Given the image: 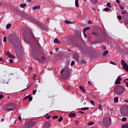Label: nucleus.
Returning <instances> with one entry per match:
<instances>
[{"instance_id": "21", "label": "nucleus", "mask_w": 128, "mask_h": 128, "mask_svg": "<svg viewBox=\"0 0 128 128\" xmlns=\"http://www.w3.org/2000/svg\"><path fill=\"white\" fill-rule=\"evenodd\" d=\"M108 54V50H105L103 54H102V56H106V54Z\"/></svg>"}, {"instance_id": "31", "label": "nucleus", "mask_w": 128, "mask_h": 128, "mask_svg": "<svg viewBox=\"0 0 128 128\" xmlns=\"http://www.w3.org/2000/svg\"><path fill=\"white\" fill-rule=\"evenodd\" d=\"M25 32H32V30H30V28H27Z\"/></svg>"}, {"instance_id": "18", "label": "nucleus", "mask_w": 128, "mask_h": 128, "mask_svg": "<svg viewBox=\"0 0 128 128\" xmlns=\"http://www.w3.org/2000/svg\"><path fill=\"white\" fill-rule=\"evenodd\" d=\"M54 44H60V40L58 38H55L54 40Z\"/></svg>"}, {"instance_id": "13", "label": "nucleus", "mask_w": 128, "mask_h": 128, "mask_svg": "<svg viewBox=\"0 0 128 128\" xmlns=\"http://www.w3.org/2000/svg\"><path fill=\"white\" fill-rule=\"evenodd\" d=\"M32 58H34V60H37L38 62H42V60L40 58H38L35 56H32Z\"/></svg>"}, {"instance_id": "34", "label": "nucleus", "mask_w": 128, "mask_h": 128, "mask_svg": "<svg viewBox=\"0 0 128 128\" xmlns=\"http://www.w3.org/2000/svg\"><path fill=\"white\" fill-rule=\"evenodd\" d=\"M94 124V122H90L88 123V126H92V124Z\"/></svg>"}, {"instance_id": "2", "label": "nucleus", "mask_w": 128, "mask_h": 128, "mask_svg": "<svg viewBox=\"0 0 128 128\" xmlns=\"http://www.w3.org/2000/svg\"><path fill=\"white\" fill-rule=\"evenodd\" d=\"M70 70L68 68V64H66L64 69H63L61 71L60 74L63 78H64L65 80H68V78H70Z\"/></svg>"}, {"instance_id": "63", "label": "nucleus", "mask_w": 128, "mask_h": 128, "mask_svg": "<svg viewBox=\"0 0 128 128\" xmlns=\"http://www.w3.org/2000/svg\"><path fill=\"white\" fill-rule=\"evenodd\" d=\"M84 38H87L86 34V32H84Z\"/></svg>"}, {"instance_id": "11", "label": "nucleus", "mask_w": 128, "mask_h": 128, "mask_svg": "<svg viewBox=\"0 0 128 128\" xmlns=\"http://www.w3.org/2000/svg\"><path fill=\"white\" fill-rule=\"evenodd\" d=\"M52 126V124L50 122H46L45 124V128H48Z\"/></svg>"}, {"instance_id": "22", "label": "nucleus", "mask_w": 128, "mask_h": 128, "mask_svg": "<svg viewBox=\"0 0 128 128\" xmlns=\"http://www.w3.org/2000/svg\"><path fill=\"white\" fill-rule=\"evenodd\" d=\"M44 52L42 50V48H40V49L39 54L44 55Z\"/></svg>"}, {"instance_id": "61", "label": "nucleus", "mask_w": 128, "mask_h": 128, "mask_svg": "<svg viewBox=\"0 0 128 128\" xmlns=\"http://www.w3.org/2000/svg\"><path fill=\"white\" fill-rule=\"evenodd\" d=\"M18 120H22V117L20 116L18 117Z\"/></svg>"}, {"instance_id": "32", "label": "nucleus", "mask_w": 128, "mask_h": 128, "mask_svg": "<svg viewBox=\"0 0 128 128\" xmlns=\"http://www.w3.org/2000/svg\"><path fill=\"white\" fill-rule=\"evenodd\" d=\"M80 110H88V108L86 107L84 108H81Z\"/></svg>"}, {"instance_id": "12", "label": "nucleus", "mask_w": 128, "mask_h": 128, "mask_svg": "<svg viewBox=\"0 0 128 128\" xmlns=\"http://www.w3.org/2000/svg\"><path fill=\"white\" fill-rule=\"evenodd\" d=\"M7 56H8V58H12L13 60L16 58L14 56L12 55V54H10L8 52L7 54Z\"/></svg>"}, {"instance_id": "52", "label": "nucleus", "mask_w": 128, "mask_h": 128, "mask_svg": "<svg viewBox=\"0 0 128 128\" xmlns=\"http://www.w3.org/2000/svg\"><path fill=\"white\" fill-rule=\"evenodd\" d=\"M107 6H108V8H110L111 6L110 3V2L107 3Z\"/></svg>"}, {"instance_id": "10", "label": "nucleus", "mask_w": 128, "mask_h": 128, "mask_svg": "<svg viewBox=\"0 0 128 128\" xmlns=\"http://www.w3.org/2000/svg\"><path fill=\"white\" fill-rule=\"evenodd\" d=\"M32 40L34 42V44H36V46H38V48H40V44L36 38V37L34 35L32 36Z\"/></svg>"}, {"instance_id": "43", "label": "nucleus", "mask_w": 128, "mask_h": 128, "mask_svg": "<svg viewBox=\"0 0 128 128\" xmlns=\"http://www.w3.org/2000/svg\"><path fill=\"white\" fill-rule=\"evenodd\" d=\"M119 6H120V10H124V6H120V4L119 5Z\"/></svg>"}, {"instance_id": "29", "label": "nucleus", "mask_w": 128, "mask_h": 128, "mask_svg": "<svg viewBox=\"0 0 128 128\" xmlns=\"http://www.w3.org/2000/svg\"><path fill=\"white\" fill-rule=\"evenodd\" d=\"M121 82L120 81L118 80H116L115 81V84H120Z\"/></svg>"}, {"instance_id": "48", "label": "nucleus", "mask_w": 128, "mask_h": 128, "mask_svg": "<svg viewBox=\"0 0 128 128\" xmlns=\"http://www.w3.org/2000/svg\"><path fill=\"white\" fill-rule=\"evenodd\" d=\"M117 18H118V20H122V16L120 15H119L117 16Z\"/></svg>"}, {"instance_id": "38", "label": "nucleus", "mask_w": 128, "mask_h": 128, "mask_svg": "<svg viewBox=\"0 0 128 128\" xmlns=\"http://www.w3.org/2000/svg\"><path fill=\"white\" fill-rule=\"evenodd\" d=\"M110 64H113L114 66H116V64L112 61H110Z\"/></svg>"}, {"instance_id": "39", "label": "nucleus", "mask_w": 128, "mask_h": 128, "mask_svg": "<svg viewBox=\"0 0 128 128\" xmlns=\"http://www.w3.org/2000/svg\"><path fill=\"white\" fill-rule=\"evenodd\" d=\"M114 110V108H110V110L108 111V112H110V114H112V111Z\"/></svg>"}, {"instance_id": "55", "label": "nucleus", "mask_w": 128, "mask_h": 128, "mask_svg": "<svg viewBox=\"0 0 128 128\" xmlns=\"http://www.w3.org/2000/svg\"><path fill=\"white\" fill-rule=\"evenodd\" d=\"M92 34H94L96 36H98V33L92 32Z\"/></svg>"}, {"instance_id": "26", "label": "nucleus", "mask_w": 128, "mask_h": 128, "mask_svg": "<svg viewBox=\"0 0 128 128\" xmlns=\"http://www.w3.org/2000/svg\"><path fill=\"white\" fill-rule=\"evenodd\" d=\"M118 102V97H115L114 98V102L116 104Z\"/></svg>"}, {"instance_id": "50", "label": "nucleus", "mask_w": 128, "mask_h": 128, "mask_svg": "<svg viewBox=\"0 0 128 128\" xmlns=\"http://www.w3.org/2000/svg\"><path fill=\"white\" fill-rule=\"evenodd\" d=\"M36 90H35L33 91L32 94L34 96V94H36Z\"/></svg>"}, {"instance_id": "7", "label": "nucleus", "mask_w": 128, "mask_h": 128, "mask_svg": "<svg viewBox=\"0 0 128 128\" xmlns=\"http://www.w3.org/2000/svg\"><path fill=\"white\" fill-rule=\"evenodd\" d=\"M103 124L105 126H108L112 124V118L110 117H106L103 119Z\"/></svg>"}, {"instance_id": "37", "label": "nucleus", "mask_w": 128, "mask_h": 128, "mask_svg": "<svg viewBox=\"0 0 128 128\" xmlns=\"http://www.w3.org/2000/svg\"><path fill=\"white\" fill-rule=\"evenodd\" d=\"M52 118H53V120H56V118H58V116H52Z\"/></svg>"}, {"instance_id": "47", "label": "nucleus", "mask_w": 128, "mask_h": 128, "mask_svg": "<svg viewBox=\"0 0 128 128\" xmlns=\"http://www.w3.org/2000/svg\"><path fill=\"white\" fill-rule=\"evenodd\" d=\"M124 22L126 24H128V20H124Z\"/></svg>"}, {"instance_id": "40", "label": "nucleus", "mask_w": 128, "mask_h": 128, "mask_svg": "<svg viewBox=\"0 0 128 128\" xmlns=\"http://www.w3.org/2000/svg\"><path fill=\"white\" fill-rule=\"evenodd\" d=\"M28 100H29V101L30 102H32V96H30L29 98H28Z\"/></svg>"}, {"instance_id": "33", "label": "nucleus", "mask_w": 128, "mask_h": 128, "mask_svg": "<svg viewBox=\"0 0 128 128\" xmlns=\"http://www.w3.org/2000/svg\"><path fill=\"white\" fill-rule=\"evenodd\" d=\"M104 12H108V11L110 10V9L108 8H106L104 9Z\"/></svg>"}, {"instance_id": "60", "label": "nucleus", "mask_w": 128, "mask_h": 128, "mask_svg": "<svg viewBox=\"0 0 128 128\" xmlns=\"http://www.w3.org/2000/svg\"><path fill=\"white\" fill-rule=\"evenodd\" d=\"M94 98H95L96 100H100V98H98L96 96H94Z\"/></svg>"}, {"instance_id": "19", "label": "nucleus", "mask_w": 128, "mask_h": 128, "mask_svg": "<svg viewBox=\"0 0 128 128\" xmlns=\"http://www.w3.org/2000/svg\"><path fill=\"white\" fill-rule=\"evenodd\" d=\"M74 60H78V58H79L78 54H74Z\"/></svg>"}, {"instance_id": "58", "label": "nucleus", "mask_w": 128, "mask_h": 128, "mask_svg": "<svg viewBox=\"0 0 128 128\" xmlns=\"http://www.w3.org/2000/svg\"><path fill=\"white\" fill-rule=\"evenodd\" d=\"M88 24H92V22L90 21V20H89L88 21Z\"/></svg>"}, {"instance_id": "42", "label": "nucleus", "mask_w": 128, "mask_h": 128, "mask_svg": "<svg viewBox=\"0 0 128 128\" xmlns=\"http://www.w3.org/2000/svg\"><path fill=\"white\" fill-rule=\"evenodd\" d=\"M122 14H126V10H123Z\"/></svg>"}, {"instance_id": "20", "label": "nucleus", "mask_w": 128, "mask_h": 128, "mask_svg": "<svg viewBox=\"0 0 128 128\" xmlns=\"http://www.w3.org/2000/svg\"><path fill=\"white\" fill-rule=\"evenodd\" d=\"M122 128H128V123L122 124Z\"/></svg>"}, {"instance_id": "16", "label": "nucleus", "mask_w": 128, "mask_h": 128, "mask_svg": "<svg viewBox=\"0 0 128 128\" xmlns=\"http://www.w3.org/2000/svg\"><path fill=\"white\" fill-rule=\"evenodd\" d=\"M80 90H82V92H86V89H84V86H80Z\"/></svg>"}, {"instance_id": "54", "label": "nucleus", "mask_w": 128, "mask_h": 128, "mask_svg": "<svg viewBox=\"0 0 128 128\" xmlns=\"http://www.w3.org/2000/svg\"><path fill=\"white\" fill-rule=\"evenodd\" d=\"M30 96V95L26 96L24 100H27V98H28Z\"/></svg>"}, {"instance_id": "5", "label": "nucleus", "mask_w": 128, "mask_h": 128, "mask_svg": "<svg viewBox=\"0 0 128 128\" xmlns=\"http://www.w3.org/2000/svg\"><path fill=\"white\" fill-rule=\"evenodd\" d=\"M120 113L123 116H128V106L126 105L122 106L120 109Z\"/></svg>"}, {"instance_id": "36", "label": "nucleus", "mask_w": 128, "mask_h": 128, "mask_svg": "<svg viewBox=\"0 0 128 128\" xmlns=\"http://www.w3.org/2000/svg\"><path fill=\"white\" fill-rule=\"evenodd\" d=\"M116 80H119L120 82V80H122V78H120V76H118Z\"/></svg>"}, {"instance_id": "23", "label": "nucleus", "mask_w": 128, "mask_h": 128, "mask_svg": "<svg viewBox=\"0 0 128 128\" xmlns=\"http://www.w3.org/2000/svg\"><path fill=\"white\" fill-rule=\"evenodd\" d=\"M64 22H65V24H72L73 23L72 22L70 21H69V20H66L64 21Z\"/></svg>"}, {"instance_id": "3", "label": "nucleus", "mask_w": 128, "mask_h": 128, "mask_svg": "<svg viewBox=\"0 0 128 128\" xmlns=\"http://www.w3.org/2000/svg\"><path fill=\"white\" fill-rule=\"evenodd\" d=\"M28 18H30V20H32V22H35L36 24H37V26H38L42 28V30H45V32H48V30H49L48 28V26H46L44 24H42L38 20H36V19H34V17H32V16H28Z\"/></svg>"}, {"instance_id": "35", "label": "nucleus", "mask_w": 128, "mask_h": 128, "mask_svg": "<svg viewBox=\"0 0 128 128\" xmlns=\"http://www.w3.org/2000/svg\"><path fill=\"white\" fill-rule=\"evenodd\" d=\"M63 118H62V116H60L58 120V122H62Z\"/></svg>"}, {"instance_id": "4", "label": "nucleus", "mask_w": 128, "mask_h": 128, "mask_svg": "<svg viewBox=\"0 0 128 128\" xmlns=\"http://www.w3.org/2000/svg\"><path fill=\"white\" fill-rule=\"evenodd\" d=\"M125 90V88L120 85L116 86L114 88V92L116 96H122Z\"/></svg>"}, {"instance_id": "6", "label": "nucleus", "mask_w": 128, "mask_h": 128, "mask_svg": "<svg viewBox=\"0 0 128 128\" xmlns=\"http://www.w3.org/2000/svg\"><path fill=\"white\" fill-rule=\"evenodd\" d=\"M16 109V104L14 103H8V107L4 108V110L5 112H10Z\"/></svg>"}, {"instance_id": "51", "label": "nucleus", "mask_w": 128, "mask_h": 128, "mask_svg": "<svg viewBox=\"0 0 128 128\" xmlns=\"http://www.w3.org/2000/svg\"><path fill=\"white\" fill-rule=\"evenodd\" d=\"M74 61H72V62H71L70 66H74Z\"/></svg>"}, {"instance_id": "53", "label": "nucleus", "mask_w": 128, "mask_h": 128, "mask_svg": "<svg viewBox=\"0 0 128 128\" xmlns=\"http://www.w3.org/2000/svg\"><path fill=\"white\" fill-rule=\"evenodd\" d=\"M9 62L10 64H12V62H14V60H12V59H10L9 60Z\"/></svg>"}, {"instance_id": "14", "label": "nucleus", "mask_w": 128, "mask_h": 128, "mask_svg": "<svg viewBox=\"0 0 128 128\" xmlns=\"http://www.w3.org/2000/svg\"><path fill=\"white\" fill-rule=\"evenodd\" d=\"M76 113H70L68 114L70 118H76Z\"/></svg>"}, {"instance_id": "59", "label": "nucleus", "mask_w": 128, "mask_h": 128, "mask_svg": "<svg viewBox=\"0 0 128 128\" xmlns=\"http://www.w3.org/2000/svg\"><path fill=\"white\" fill-rule=\"evenodd\" d=\"M46 118L47 120H50V116H47Z\"/></svg>"}, {"instance_id": "8", "label": "nucleus", "mask_w": 128, "mask_h": 128, "mask_svg": "<svg viewBox=\"0 0 128 128\" xmlns=\"http://www.w3.org/2000/svg\"><path fill=\"white\" fill-rule=\"evenodd\" d=\"M36 124V121L34 120H30L27 122L26 124H25V126L26 128H30L32 126H34Z\"/></svg>"}, {"instance_id": "9", "label": "nucleus", "mask_w": 128, "mask_h": 128, "mask_svg": "<svg viewBox=\"0 0 128 128\" xmlns=\"http://www.w3.org/2000/svg\"><path fill=\"white\" fill-rule=\"evenodd\" d=\"M121 64L122 66L123 70H126V72H128V64H126V62L124 60H121Z\"/></svg>"}, {"instance_id": "41", "label": "nucleus", "mask_w": 128, "mask_h": 128, "mask_svg": "<svg viewBox=\"0 0 128 128\" xmlns=\"http://www.w3.org/2000/svg\"><path fill=\"white\" fill-rule=\"evenodd\" d=\"M122 122H126V118H123L122 119Z\"/></svg>"}, {"instance_id": "25", "label": "nucleus", "mask_w": 128, "mask_h": 128, "mask_svg": "<svg viewBox=\"0 0 128 128\" xmlns=\"http://www.w3.org/2000/svg\"><path fill=\"white\" fill-rule=\"evenodd\" d=\"M75 6L76 8H78V0H75Z\"/></svg>"}, {"instance_id": "64", "label": "nucleus", "mask_w": 128, "mask_h": 128, "mask_svg": "<svg viewBox=\"0 0 128 128\" xmlns=\"http://www.w3.org/2000/svg\"><path fill=\"white\" fill-rule=\"evenodd\" d=\"M116 2H117V4H120V0H116Z\"/></svg>"}, {"instance_id": "57", "label": "nucleus", "mask_w": 128, "mask_h": 128, "mask_svg": "<svg viewBox=\"0 0 128 128\" xmlns=\"http://www.w3.org/2000/svg\"><path fill=\"white\" fill-rule=\"evenodd\" d=\"M4 98V95H2V94H1L0 95V100H2V98Z\"/></svg>"}, {"instance_id": "1", "label": "nucleus", "mask_w": 128, "mask_h": 128, "mask_svg": "<svg viewBox=\"0 0 128 128\" xmlns=\"http://www.w3.org/2000/svg\"><path fill=\"white\" fill-rule=\"evenodd\" d=\"M8 38L10 44L13 46L16 54H18V52L16 50H18V47L21 46L20 38L15 33L10 34Z\"/></svg>"}, {"instance_id": "56", "label": "nucleus", "mask_w": 128, "mask_h": 128, "mask_svg": "<svg viewBox=\"0 0 128 128\" xmlns=\"http://www.w3.org/2000/svg\"><path fill=\"white\" fill-rule=\"evenodd\" d=\"M98 108H99L100 110H102V106H98Z\"/></svg>"}, {"instance_id": "46", "label": "nucleus", "mask_w": 128, "mask_h": 128, "mask_svg": "<svg viewBox=\"0 0 128 128\" xmlns=\"http://www.w3.org/2000/svg\"><path fill=\"white\" fill-rule=\"evenodd\" d=\"M90 104H91L92 106H94V100H90Z\"/></svg>"}, {"instance_id": "45", "label": "nucleus", "mask_w": 128, "mask_h": 128, "mask_svg": "<svg viewBox=\"0 0 128 128\" xmlns=\"http://www.w3.org/2000/svg\"><path fill=\"white\" fill-rule=\"evenodd\" d=\"M3 42H6V36H4V38Z\"/></svg>"}, {"instance_id": "28", "label": "nucleus", "mask_w": 128, "mask_h": 128, "mask_svg": "<svg viewBox=\"0 0 128 128\" xmlns=\"http://www.w3.org/2000/svg\"><path fill=\"white\" fill-rule=\"evenodd\" d=\"M25 6H26V4H20V7L22 8H24Z\"/></svg>"}, {"instance_id": "17", "label": "nucleus", "mask_w": 128, "mask_h": 128, "mask_svg": "<svg viewBox=\"0 0 128 128\" xmlns=\"http://www.w3.org/2000/svg\"><path fill=\"white\" fill-rule=\"evenodd\" d=\"M124 82L126 84V88H128V78H126L124 80Z\"/></svg>"}, {"instance_id": "62", "label": "nucleus", "mask_w": 128, "mask_h": 128, "mask_svg": "<svg viewBox=\"0 0 128 128\" xmlns=\"http://www.w3.org/2000/svg\"><path fill=\"white\" fill-rule=\"evenodd\" d=\"M78 112V114H84V112L82 111H79Z\"/></svg>"}, {"instance_id": "27", "label": "nucleus", "mask_w": 128, "mask_h": 128, "mask_svg": "<svg viewBox=\"0 0 128 128\" xmlns=\"http://www.w3.org/2000/svg\"><path fill=\"white\" fill-rule=\"evenodd\" d=\"M10 26H12V24H8L6 26V30H8L9 28H10Z\"/></svg>"}, {"instance_id": "44", "label": "nucleus", "mask_w": 128, "mask_h": 128, "mask_svg": "<svg viewBox=\"0 0 128 128\" xmlns=\"http://www.w3.org/2000/svg\"><path fill=\"white\" fill-rule=\"evenodd\" d=\"M102 50H105L106 49V46H102Z\"/></svg>"}, {"instance_id": "49", "label": "nucleus", "mask_w": 128, "mask_h": 128, "mask_svg": "<svg viewBox=\"0 0 128 128\" xmlns=\"http://www.w3.org/2000/svg\"><path fill=\"white\" fill-rule=\"evenodd\" d=\"M30 86H29L27 87L26 88L24 89L23 90H22L21 92H24V90H28V88H30Z\"/></svg>"}, {"instance_id": "15", "label": "nucleus", "mask_w": 128, "mask_h": 128, "mask_svg": "<svg viewBox=\"0 0 128 128\" xmlns=\"http://www.w3.org/2000/svg\"><path fill=\"white\" fill-rule=\"evenodd\" d=\"M40 6H36L33 7L32 10H40Z\"/></svg>"}, {"instance_id": "30", "label": "nucleus", "mask_w": 128, "mask_h": 128, "mask_svg": "<svg viewBox=\"0 0 128 128\" xmlns=\"http://www.w3.org/2000/svg\"><path fill=\"white\" fill-rule=\"evenodd\" d=\"M91 2L92 4H98V0H91Z\"/></svg>"}, {"instance_id": "24", "label": "nucleus", "mask_w": 128, "mask_h": 128, "mask_svg": "<svg viewBox=\"0 0 128 128\" xmlns=\"http://www.w3.org/2000/svg\"><path fill=\"white\" fill-rule=\"evenodd\" d=\"M90 28L89 26L86 28H84L83 30V32H86V30H90Z\"/></svg>"}]
</instances>
